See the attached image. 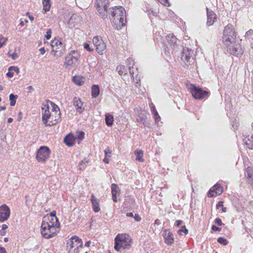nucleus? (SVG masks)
Wrapping results in <instances>:
<instances>
[{
    "instance_id": "obj_4",
    "label": "nucleus",
    "mask_w": 253,
    "mask_h": 253,
    "mask_svg": "<svg viewBox=\"0 0 253 253\" xmlns=\"http://www.w3.org/2000/svg\"><path fill=\"white\" fill-rule=\"evenodd\" d=\"M110 13L114 20H119V22L121 23L123 26H125L126 23V15L125 8L121 6H115L110 8Z\"/></svg>"
},
{
    "instance_id": "obj_61",
    "label": "nucleus",
    "mask_w": 253,
    "mask_h": 253,
    "mask_svg": "<svg viewBox=\"0 0 253 253\" xmlns=\"http://www.w3.org/2000/svg\"><path fill=\"white\" fill-rule=\"evenodd\" d=\"M43 121V124L46 126H49L48 125L49 124H47V122L48 121V119H45L44 120H42Z\"/></svg>"
},
{
    "instance_id": "obj_38",
    "label": "nucleus",
    "mask_w": 253,
    "mask_h": 253,
    "mask_svg": "<svg viewBox=\"0 0 253 253\" xmlns=\"http://www.w3.org/2000/svg\"><path fill=\"white\" fill-rule=\"evenodd\" d=\"M177 232L178 234L181 236L182 235V233H184L185 234H187L188 233V230L184 225L182 226L181 228L178 230Z\"/></svg>"
},
{
    "instance_id": "obj_43",
    "label": "nucleus",
    "mask_w": 253,
    "mask_h": 253,
    "mask_svg": "<svg viewBox=\"0 0 253 253\" xmlns=\"http://www.w3.org/2000/svg\"><path fill=\"white\" fill-rule=\"evenodd\" d=\"M7 41V39L4 38L2 35H0V48L5 44Z\"/></svg>"
},
{
    "instance_id": "obj_1",
    "label": "nucleus",
    "mask_w": 253,
    "mask_h": 253,
    "mask_svg": "<svg viewBox=\"0 0 253 253\" xmlns=\"http://www.w3.org/2000/svg\"><path fill=\"white\" fill-rule=\"evenodd\" d=\"M222 41L226 46L227 51L230 54L238 56L243 53L240 44L236 42V33L232 24H228L225 27Z\"/></svg>"
},
{
    "instance_id": "obj_21",
    "label": "nucleus",
    "mask_w": 253,
    "mask_h": 253,
    "mask_svg": "<svg viewBox=\"0 0 253 253\" xmlns=\"http://www.w3.org/2000/svg\"><path fill=\"white\" fill-rule=\"evenodd\" d=\"M91 95L92 97H97L100 93V88L99 85L93 84L91 87Z\"/></svg>"
},
{
    "instance_id": "obj_47",
    "label": "nucleus",
    "mask_w": 253,
    "mask_h": 253,
    "mask_svg": "<svg viewBox=\"0 0 253 253\" xmlns=\"http://www.w3.org/2000/svg\"><path fill=\"white\" fill-rule=\"evenodd\" d=\"M51 112H52V113H54V114H56V113H57L60 111V109H59V108L58 107V106L57 105H56L55 106H54L52 108Z\"/></svg>"
},
{
    "instance_id": "obj_18",
    "label": "nucleus",
    "mask_w": 253,
    "mask_h": 253,
    "mask_svg": "<svg viewBox=\"0 0 253 253\" xmlns=\"http://www.w3.org/2000/svg\"><path fill=\"white\" fill-rule=\"evenodd\" d=\"M166 40L172 47L176 46L177 45V42L178 41V40L173 34L168 35L166 36Z\"/></svg>"
},
{
    "instance_id": "obj_37",
    "label": "nucleus",
    "mask_w": 253,
    "mask_h": 253,
    "mask_svg": "<svg viewBox=\"0 0 253 253\" xmlns=\"http://www.w3.org/2000/svg\"><path fill=\"white\" fill-rule=\"evenodd\" d=\"M110 20L112 21V23L114 25L115 28L117 30H120L124 26H123L122 24L121 25L120 24H121V23L120 22L118 24H116V21H115V20H113L112 18H110Z\"/></svg>"
},
{
    "instance_id": "obj_32",
    "label": "nucleus",
    "mask_w": 253,
    "mask_h": 253,
    "mask_svg": "<svg viewBox=\"0 0 253 253\" xmlns=\"http://www.w3.org/2000/svg\"><path fill=\"white\" fill-rule=\"evenodd\" d=\"M245 143L249 149H253V136L246 140Z\"/></svg>"
},
{
    "instance_id": "obj_5",
    "label": "nucleus",
    "mask_w": 253,
    "mask_h": 253,
    "mask_svg": "<svg viewBox=\"0 0 253 253\" xmlns=\"http://www.w3.org/2000/svg\"><path fill=\"white\" fill-rule=\"evenodd\" d=\"M51 151L49 147L42 146L38 150L36 154V159L39 162L44 163L48 159Z\"/></svg>"
},
{
    "instance_id": "obj_63",
    "label": "nucleus",
    "mask_w": 253,
    "mask_h": 253,
    "mask_svg": "<svg viewBox=\"0 0 253 253\" xmlns=\"http://www.w3.org/2000/svg\"><path fill=\"white\" fill-rule=\"evenodd\" d=\"M8 228V226L6 224H2L1 230H5Z\"/></svg>"
},
{
    "instance_id": "obj_3",
    "label": "nucleus",
    "mask_w": 253,
    "mask_h": 253,
    "mask_svg": "<svg viewBox=\"0 0 253 253\" xmlns=\"http://www.w3.org/2000/svg\"><path fill=\"white\" fill-rule=\"evenodd\" d=\"M56 223L55 225L50 224L48 222L42 221L41 225V234L42 236L46 239H50L54 237L56 234L57 231L55 229V227L59 228Z\"/></svg>"
},
{
    "instance_id": "obj_24",
    "label": "nucleus",
    "mask_w": 253,
    "mask_h": 253,
    "mask_svg": "<svg viewBox=\"0 0 253 253\" xmlns=\"http://www.w3.org/2000/svg\"><path fill=\"white\" fill-rule=\"evenodd\" d=\"M84 78L79 76H75L72 78L73 83L78 85H82L84 83Z\"/></svg>"
},
{
    "instance_id": "obj_2",
    "label": "nucleus",
    "mask_w": 253,
    "mask_h": 253,
    "mask_svg": "<svg viewBox=\"0 0 253 253\" xmlns=\"http://www.w3.org/2000/svg\"><path fill=\"white\" fill-rule=\"evenodd\" d=\"M132 242V240L129 238L128 235L119 234L114 240V249L116 251L120 252H121L122 248L124 250L129 249Z\"/></svg>"
},
{
    "instance_id": "obj_51",
    "label": "nucleus",
    "mask_w": 253,
    "mask_h": 253,
    "mask_svg": "<svg viewBox=\"0 0 253 253\" xmlns=\"http://www.w3.org/2000/svg\"><path fill=\"white\" fill-rule=\"evenodd\" d=\"M211 229L214 231H220L221 229L216 226L213 225L211 226Z\"/></svg>"
},
{
    "instance_id": "obj_59",
    "label": "nucleus",
    "mask_w": 253,
    "mask_h": 253,
    "mask_svg": "<svg viewBox=\"0 0 253 253\" xmlns=\"http://www.w3.org/2000/svg\"><path fill=\"white\" fill-rule=\"evenodd\" d=\"M12 59L15 60L18 57V55L16 53L14 52L11 55Z\"/></svg>"
},
{
    "instance_id": "obj_64",
    "label": "nucleus",
    "mask_w": 253,
    "mask_h": 253,
    "mask_svg": "<svg viewBox=\"0 0 253 253\" xmlns=\"http://www.w3.org/2000/svg\"><path fill=\"white\" fill-rule=\"evenodd\" d=\"M6 234V232L5 230H0V235L1 236H4Z\"/></svg>"
},
{
    "instance_id": "obj_50",
    "label": "nucleus",
    "mask_w": 253,
    "mask_h": 253,
    "mask_svg": "<svg viewBox=\"0 0 253 253\" xmlns=\"http://www.w3.org/2000/svg\"><path fill=\"white\" fill-rule=\"evenodd\" d=\"M214 223L219 226H221L222 225H223V223H222V222L221 219H220L219 218H216V219H215Z\"/></svg>"
},
{
    "instance_id": "obj_20",
    "label": "nucleus",
    "mask_w": 253,
    "mask_h": 253,
    "mask_svg": "<svg viewBox=\"0 0 253 253\" xmlns=\"http://www.w3.org/2000/svg\"><path fill=\"white\" fill-rule=\"evenodd\" d=\"M100 44H96V50L100 54H103L106 49V44L103 41H100Z\"/></svg>"
},
{
    "instance_id": "obj_17",
    "label": "nucleus",
    "mask_w": 253,
    "mask_h": 253,
    "mask_svg": "<svg viewBox=\"0 0 253 253\" xmlns=\"http://www.w3.org/2000/svg\"><path fill=\"white\" fill-rule=\"evenodd\" d=\"M42 119L44 120L45 119H49L51 115L52 112L49 111V106L48 104H42Z\"/></svg>"
},
{
    "instance_id": "obj_52",
    "label": "nucleus",
    "mask_w": 253,
    "mask_h": 253,
    "mask_svg": "<svg viewBox=\"0 0 253 253\" xmlns=\"http://www.w3.org/2000/svg\"><path fill=\"white\" fill-rule=\"evenodd\" d=\"M213 193H214V192L213 189H210V191H209L208 193V196L209 197H213L214 196V194H213Z\"/></svg>"
},
{
    "instance_id": "obj_53",
    "label": "nucleus",
    "mask_w": 253,
    "mask_h": 253,
    "mask_svg": "<svg viewBox=\"0 0 253 253\" xmlns=\"http://www.w3.org/2000/svg\"><path fill=\"white\" fill-rule=\"evenodd\" d=\"M223 207V202L221 201H219L216 205V208L217 209H219V208H220V207L222 208Z\"/></svg>"
},
{
    "instance_id": "obj_8",
    "label": "nucleus",
    "mask_w": 253,
    "mask_h": 253,
    "mask_svg": "<svg viewBox=\"0 0 253 253\" xmlns=\"http://www.w3.org/2000/svg\"><path fill=\"white\" fill-rule=\"evenodd\" d=\"M50 45L52 48H54L55 46L58 47L60 46L61 47V49L56 50L55 52H57V57H61L63 55L65 50V45H64L61 41L55 38L53 41H52Z\"/></svg>"
},
{
    "instance_id": "obj_10",
    "label": "nucleus",
    "mask_w": 253,
    "mask_h": 253,
    "mask_svg": "<svg viewBox=\"0 0 253 253\" xmlns=\"http://www.w3.org/2000/svg\"><path fill=\"white\" fill-rule=\"evenodd\" d=\"M79 57V54L73 56L72 54L69 53L65 57L64 64L67 66H75L78 62Z\"/></svg>"
},
{
    "instance_id": "obj_13",
    "label": "nucleus",
    "mask_w": 253,
    "mask_h": 253,
    "mask_svg": "<svg viewBox=\"0 0 253 253\" xmlns=\"http://www.w3.org/2000/svg\"><path fill=\"white\" fill-rule=\"evenodd\" d=\"M48 121L50 122L48 125L50 126L56 125L61 121L60 112H59L56 114L54 113L51 114L50 117L48 119Z\"/></svg>"
},
{
    "instance_id": "obj_46",
    "label": "nucleus",
    "mask_w": 253,
    "mask_h": 253,
    "mask_svg": "<svg viewBox=\"0 0 253 253\" xmlns=\"http://www.w3.org/2000/svg\"><path fill=\"white\" fill-rule=\"evenodd\" d=\"M8 70L9 71H14L17 74L20 72L19 69L17 66H10L8 68Z\"/></svg>"
},
{
    "instance_id": "obj_58",
    "label": "nucleus",
    "mask_w": 253,
    "mask_h": 253,
    "mask_svg": "<svg viewBox=\"0 0 253 253\" xmlns=\"http://www.w3.org/2000/svg\"><path fill=\"white\" fill-rule=\"evenodd\" d=\"M182 223V221L181 220H177L175 221V224H174V225L175 226H179V225H180Z\"/></svg>"
},
{
    "instance_id": "obj_48",
    "label": "nucleus",
    "mask_w": 253,
    "mask_h": 253,
    "mask_svg": "<svg viewBox=\"0 0 253 253\" xmlns=\"http://www.w3.org/2000/svg\"><path fill=\"white\" fill-rule=\"evenodd\" d=\"M84 48L87 51H89V52H91V51H92L93 50V48L91 47L90 46V45L87 43H85L84 44Z\"/></svg>"
},
{
    "instance_id": "obj_19",
    "label": "nucleus",
    "mask_w": 253,
    "mask_h": 253,
    "mask_svg": "<svg viewBox=\"0 0 253 253\" xmlns=\"http://www.w3.org/2000/svg\"><path fill=\"white\" fill-rule=\"evenodd\" d=\"M147 114L145 112L141 113L136 119L138 123H142L144 126H147Z\"/></svg>"
},
{
    "instance_id": "obj_34",
    "label": "nucleus",
    "mask_w": 253,
    "mask_h": 253,
    "mask_svg": "<svg viewBox=\"0 0 253 253\" xmlns=\"http://www.w3.org/2000/svg\"><path fill=\"white\" fill-rule=\"evenodd\" d=\"M77 242L78 244L80 243V245H79V247H82L83 246V242L81 239H80L78 236H74L71 238V242L73 244L74 242Z\"/></svg>"
},
{
    "instance_id": "obj_29",
    "label": "nucleus",
    "mask_w": 253,
    "mask_h": 253,
    "mask_svg": "<svg viewBox=\"0 0 253 253\" xmlns=\"http://www.w3.org/2000/svg\"><path fill=\"white\" fill-rule=\"evenodd\" d=\"M245 173L248 176V180L253 178V168L248 167L246 169Z\"/></svg>"
},
{
    "instance_id": "obj_28",
    "label": "nucleus",
    "mask_w": 253,
    "mask_h": 253,
    "mask_svg": "<svg viewBox=\"0 0 253 253\" xmlns=\"http://www.w3.org/2000/svg\"><path fill=\"white\" fill-rule=\"evenodd\" d=\"M212 188L216 194L219 195L222 192V187L219 184H215Z\"/></svg>"
},
{
    "instance_id": "obj_7",
    "label": "nucleus",
    "mask_w": 253,
    "mask_h": 253,
    "mask_svg": "<svg viewBox=\"0 0 253 253\" xmlns=\"http://www.w3.org/2000/svg\"><path fill=\"white\" fill-rule=\"evenodd\" d=\"M181 54V59L186 65L188 66L194 63V53L192 50L187 47L183 48Z\"/></svg>"
},
{
    "instance_id": "obj_54",
    "label": "nucleus",
    "mask_w": 253,
    "mask_h": 253,
    "mask_svg": "<svg viewBox=\"0 0 253 253\" xmlns=\"http://www.w3.org/2000/svg\"><path fill=\"white\" fill-rule=\"evenodd\" d=\"M14 73L12 71H9L8 70V72L6 73V76L8 78H12L13 77Z\"/></svg>"
},
{
    "instance_id": "obj_30",
    "label": "nucleus",
    "mask_w": 253,
    "mask_h": 253,
    "mask_svg": "<svg viewBox=\"0 0 253 253\" xmlns=\"http://www.w3.org/2000/svg\"><path fill=\"white\" fill-rule=\"evenodd\" d=\"M17 98L18 96L17 95H14L13 93H11L9 95V100L10 101V105L11 106H14L15 105Z\"/></svg>"
},
{
    "instance_id": "obj_15",
    "label": "nucleus",
    "mask_w": 253,
    "mask_h": 253,
    "mask_svg": "<svg viewBox=\"0 0 253 253\" xmlns=\"http://www.w3.org/2000/svg\"><path fill=\"white\" fill-rule=\"evenodd\" d=\"M83 103L81 99L78 97H74L73 99V105L76 107L77 111L79 113H82L84 110L82 108Z\"/></svg>"
},
{
    "instance_id": "obj_57",
    "label": "nucleus",
    "mask_w": 253,
    "mask_h": 253,
    "mask_svg": "<svg viewBox=\"0 0 253 253\" xmlns=\"http://www.w3.org/2000/svg\"><path fill=\"white\" fill-rule=\"evenodd\" d=\"M133 217L135 219V220L137 221H139L141 219V217L139 216V215L138 214H135Z\"/></svg>"
},
{
    "instance_id": "obj_56",
    "label": "nucleus",
    "mask_w": 253,
    "mask_h": 253,
    "mask_svg": "<svg viewBox=\"0 0 253 253\" xmlns=\"http://www.w3.org/2000/svg\"><path fill=\"white\" fill-rule=\"evenodd\" d=\"M159 2H160L161 3L164 4H166L167 3H168V6H170V4L169 3V0H158Z\"/></svg>"
},
{
    "instance_id": "obj_31",
    "label": "nucleus",
    "mask_w": 253,
    "mask_h": 253,
    "mask_svg": "<svg viewBox=\"0 0 253 253\" xmlns=\"http://www.w3.org/2000/svg\"><path fill=\"white\" fill-rule=\"evenodd\" d=\"M107 9L108 8L105 9V8H103V7H101V8H99L98 9V11L100 13V16L103 19H105L107 17Z\"/></svg>"
},
{
    "instance_id": "obj_16",
    "label": "nucleus",
    "mask_w": 253,
    "mask_h": 253,
    "mask_svg": "<svg viewBox=\"0 0 253 253\" xmlns=\"http://www.w3.org/2000/svg\"><path fill=\"white\" fill-rule=\"evenodd\" d=\"M64 142L68 146H72L75 143V137L72 133H70L64 137Z\"/></svg>"
},
{
    "instance_id": "obj_40",
    "label": "nucleus",
    "mask_w": 253,
    "mask_h": 253,
    "mask_svg": "<svg viewBox=\"0 0 253 253\" xmlns=\"http://www.w3.org/2000/svg\"><path fill=\"white\" fill-rule=\"evenodd\" d=\"M100 41H103L102 39L99 37H95L93 39V42L94 46H96V44H100Z\"/></svg>"
},
{
    "instance_id": "obj_22",
    "label": "nucleus",
    "mask_w": 253,
    "mask_h": 253,
    "mask_svg": "<svg viewBox=\"0 0 253 253\" xmlns=\"http://www.w3.org/2000/svg\"><path fill=\"white\" fill-rule=\"evenodd\" d=\"M105 120L106 124L108 126H111L113 124L114 117L113 115L109 114H106L105 115Z\"/></svg>"
},
{
    "instance_id": "obj_39",
    "label": "nucleus",
    "mask_w": 253,
    "mask_h": 253,
    "mask_svg": "<svg viewBox=\"0 0 253 253\" xmlns=\"http://www.w3.org/2000/svg\"><path fill=\"white\" fill-rule=\"evenodd\" d=\"M119 188V187L118 185L116 184L113 183L111 185V190H112V194H117L119 192L118 191V189Z\"/></svg>"
},
{
    "instance_id": "obj_42",
    "label": "nucleus",
    "mask_w": 253,
    "mask_h": 253,
    "mask_svg": "<svg viewBox=\"0 0 253 253\" xmlns=\"http://www.w3.org/2000/svg\"><path fill=\"white\" fill-rule=\"evenodd\" d=\"M84 132L83 131H79L77 132L76 138L79 140H82L84 138Z\"/></svg>"
},
{
    "instance_id": "obj_27",
    "label": "nucleus",
    "mask_w": 253,
    "mask_h": 253,
    "mask_svg": "<svg viewBox=\"0 0 253 253\" xmlns=\"http://www.w3.org/2000/svg\"><path fill=\"white\" fill-rule=\"evenodd\" d=\"M43 10L46 12L50 8V0H42Z\"/></svg>"
},
{
    "instance_id": "obj_12",
    "label": "nucleus",
    "mask_w": 253,
    "mask_h": 253,
    "mask_svg": "<svg viewBox=\"0 0 253 253\" xmlns=\"http://www.w3.org/2000/svg\"><path fill=\"white\" fill-rule=\"evenodd\" d=\"M207 15V25L208 26L213 25L215 20L216 19V15L212 10H210L208 7L206 8Z\"/></svg>"
},
{
    "instance_id": "obj_62",
    "label": "nucleus",
    "mask_w": 253,
    "mask_h": 253,
    "mask_svg": "<svg viewBox=\"0 0 253 253\" xmlns=\"http://www.w3.org/2000/svg\"><path fill=\"white\" fill-rule=\"evenodd\" d=\"M40 51L41 52V53L42 54H43L45 52V50L44 47H42L39 49Z\"/></svg>"
},
{
    "instance_id": "obj_25",
    "label": "nucleus",
    "mask_w": 253,
    "mask_h": 253,
    "mask_svg": "<svg viewBox=\"0 0 253 253\" xmlns=\"http://www.w3.org/2000/svg\"><path fill=\"white\" fill-rule=\"evenodd\" d=\"M135 155L136 156V160L138 162H142L144 161V159L142 158L143 153L142 150H136L134 152Z\"/></svg>"
},
{
    "instance_id": "obj_55",
    "label": "nucleus",
    "mask_w": 253,
    "mask_h": 253,
    "mask_svg": "<svg viewBox=\"0 0 253 253\" xmlns=\"http://www.w3.org/2000/svg\"><path fill=\"white\" fill-rule=\"evenodd\" d=\"M133 69V67H131L129 66V67H128L129 72L130 75L131 76V78H133L134 77H133L134 72H133V71L132 70Z\"/></svg>"
},
{
    "instance_id": "obj_26",
    "label": "nucleus",
    "mask_w": 253,
    "mask_h": 253,
    "mask_svg": "<svg viewBox=\"0 0 253 253\" xmlns=\"http://www.w3.org/2000/svg\"><path fill=\"white\" fill-rule=\"evenodd\" d=\"M117 70L118 71L119 75H126L127 70V69L125 67L124 65H119L116 68Z\"/></svg>"
},
{
    "instance_id": "obj_14",
    "label": "nucleus",
    "mask_w": 253,
    "mask_h": 253,
    "mask_svg": "<svg viewBox=\"0 0 253 253\" xmlns=\"http://www.w3.org/2000/svg\"><path fill=\"white\" fill-rule=\"evenodd\" d=\"M90 201L92 204L93 210L95 212L100 211V201L93 194L91 196Z\"/></svg>"
},
{
    "instance_id": "obj_60",
    "label": "nucleus",
    "mask_w": 253,
    "mask_h": 253,
    "mask_svg": "<svg viewBox=\"0 0 253 253\" xmlns=\"http://www.w3.org/2000/svg\"><path fill=\"white\" fill-rule=\"evenodd\" d=\"M0 253H6V250L3 247H0Z\"/></svg>"
},
{
    "instance_id": "obj_44",
    "label": "nucleus",
    "mask_w": 253,
    "mask_h": 253,
    "mask_svg": "<svg viewBox=\"0 0 253 253\" xmlns=\"http://www.w3.org/2000/svg\"><path fill=\"white\" fill-rule=\"evenodd\" d=\"M52 30L51 29H49L47 30L46 35L44 36V37L47 40H49L51 37Z\"/></svg>"
},
{
    "instance_id": "obj_9",
    "label": "nucleus",
    "mask_w": 253,
    "mask_h": 253,
    "mask_svg": "<svg viewBox=\"0 0 253 253\" xmlns=\"http://www.w3.org/2000/svg\"><path fill=\"white\" fill-rule=\"evenodd\" d=\"M10 211L9 207L5 204L0 207V221L3 222L9 217Z\"/></svg>"
},
{
    "instance_id": "obj_49",
    "label": "nucleus",
    "mask_w": 253,
    "mask_h": 253,
    "mask_svg": "<svg viewBox=\"0 0 253 253\" xmlns=\"http://www.w3.org/2000/svg\"><path fill=\"white\" fill-rule=\"evenodd\" d=\"M111 152L112 151H111L109 147H107L104 150V153L106 157H110V156L109 155V154H110Z\"/></svg>"
},
{
    "instance_id": "obj_36",
    "label": "nucleus",
    "mask_w": 253,
    "mask_h": 253,
    "mask_svg": "<svg viewBox=\"0 0 253 253\" xmlns=\"http://www.w3.org/2000/svg\"><path fill=\"white\" fill-rule=\"evenodd\" d=\"M56 211H53L49 213V215H48V216H49L50 217L55 218V220L56 225L57 224L58 226H60V223H59L58 218L56 216Z\"/></svg>"
},
{
    "instance_id": "obj_23",
    "label": "nucleus",
    "mask_w": 253,
    "mask_h": 253,
    "mask_svg": "<svg viewBox=\"0 0 253 253\" xmlns=\"http://www.w3.org/2000/svg\"><path fill=\"white\" fill-rule=\"evenodd\" d=\"M108 0H96V4L98 8L103 7L108 8Z\"/></svg>"
},
{
    "instance_id": "obj_45",
    "label": "nucleus",
    "mask_w": 253,
    "mask_h": 253,
    "mask_svg": "<svg viewBox=\"0 0 253 253\" xmlns=\"http://www.w3.org/2000/svg\"><path fill=\"white\" fill-rule=\"evenodd\" d=\"M253 35V30L252 29H250L246 32V35H245L246 38L247 39H250Z\"/></svg>"
},
{
    "instance_id": "obj_6",
    "label": "nucleus",
    "mask_w": 253,
    "mask_h": 253,
    "mask_svg": "<svg viewBox=\"0 0 253 253\" xmlns=\"http://www.w3.org/2000/svg\"><path fill=\"white\" fill-rule=\"evenodd\" d=\"M191 85L192 87L191 88V92L195 99L201 100L209 95V91L204 90L201 87L192 84Z\"/></svg>"
},
{
    "instance_id": "obj_41",
    "label": "nucleus",
    "mask_w": 253,
    "mask_h": 253,
    "mask_svg": "<svg viewBox=\"0 0 253 253\" xmlns=\"http://www.w3.org/2000/svg\"><path fill=\"white\" fill-rule=\"evenodd\" d=\"M217 242L223 245H226L228 243V241L223 237L218 238L217 239Z\"/></svg>"
},
{
    "instance_id": "obj_33",
    "label": "nucleus",
    "mask_w": 253,
    "mask_h": 253,
    "mask_svg": "<svg viewBox=\"0 0 253 253\" xmlns=\"http://www.w3.org/2000/svg\"><path fill=\"white\" fill-rule=\"evenodd\" d=\"M151 111L154 115V117L156 121L158 122L160 120V117L155 106H152Z\"/></svg>"
},
{
    "instance_id": "obj_35",
    "label": "nucleus",
    "mask_w": 253,
    "mask_h": 253,
    "mask_svg": "<svg viewBox=\"0 0 253 253\" xmlns=\"http://www.w3.org/2000/svg\"><path fill=\"white\" fill-rule=\"evenodd\" d=\"M43 219L44 220L43 221H45V222H48L50 224L55 225V224H56L55 218L50 217L49 216H48V214H47L46 216H44Z\"/></svg>"
},
{
    "instance_id": "obj_11",
    "label": "nucleus",
    "mask_w": 253,
    "mask_h": 253,
    "mask_svg": "<svg viewBox=\"0 0 253 253\" xmlns=\"http://www.w3.org/2000/svg\"><path fill=\"white\" fill-rule=\"evenodd\" d=\"M163 236L165 243L169 246L174 242V238L172 233L169 229H165L163 232Z\"/></svg>"
}]
</instances>
